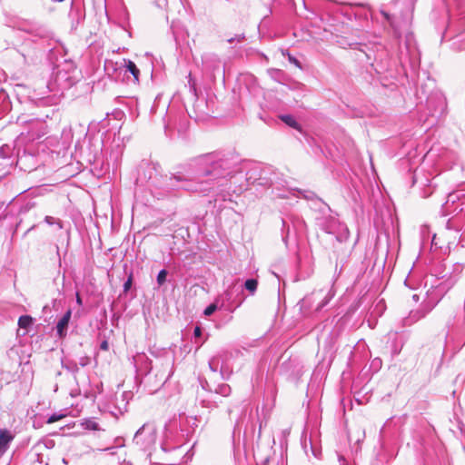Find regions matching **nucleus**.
I'll return each mask as SVG.
<instances>
[{
    "mask_svg": "<svg viewBox=\"0 0 465 465\" xmlns=\"http://www.w3.org/2000/svg\"><path fill=\"white\" fill-rule=\"evenodd\" d=\"M201 163L206 166L203 172L204 180L194 182L187 180L182 175L172 174L165 181L164 190L167 192L185 190L205 195L213 193L215 200L226 201L227 193H224L223 187L227 186L229 178L239 171L238 157L208 155L201 160Z\"/></svg>",
    "mask_w": 465,
    "mask_h": 465,
    "instance_id": "f257e3e1",
    "label": "nucleus"
},
{
    "mask_svg": "<svg viewBox=\"0 0 465 465\" xmlns=\"http://www.w3.org/2000/svg\"><path fill=\"white\" fill-rule=\"evenodd\" d=\"M318 225L325 232L334 235L336 240L340 242L348 240L350 236V232L346 224L341 223L333 216L330 215L318 219Z\"/></svg>",
    "mask_w": 465,
    "mask_h": 465,
    "instance_id": "f03ea898",
    "label": "nucleus"
},
{
    "mask_svg": "<svg viewBox=\"0 0 465 465\" xmlns=\"http://www.w3.org/2000/svg\"><path fill=\"white\" fill-rule=\"evenodd\" d=\"M134 442L143 450H150L156 442V430L148 424H143L135 433Z\"/></svg>",
    "mask_w": 465,
    "mask_h": 465,
    "instance_id": "7ed1b4c3",
    "label": "nucleus"
},
{
    "mask_svg": "<svg viewBox=\"0 0 465 465\" xmlns=\"http://www.w3.org/2000/svg\"><path fill=\"white\" fill-rule=\"evenodd\" d=\"M439 302V299H428L421 302L417 310L410 312L409 316L404 319L405 325H411L412 323L423 319L429 312H430Z\"/></svg>",
    "mask_w": 465,
    "mask_h": 465,
    "instance_id": "20e7f679",
    "label": "nucleus"
},
{
    "mask_svg": "<svg viewBox=\"0 0 465 465\" xmlns=\"http://www.w3.org/2000/svg\"><path fill=\"white\" fill-rule=\"evenodd\" d=\"M242 292V289L238 287L236 283L232 284L223 293L220 299V308L225 307L226 309L237 308L242 302V299H233V295L240 294Z\"/></svg>",
    "mask_w": 465,
    "mask_h": 465,
    "instance_id": "39448f33",
    "label": "nucleus"
},
{
    "mask_svg": "<svg viewBox=\"0 0 465 465\" xmlns=\"http://www.w3.org/2000/svg\"><path fill=\"white\" fill-rule=\"evenodd\" d=\"M334 292L331 290H329L327 293L323 294V292L317 291L313 292L311 295L305 297L303 299V302H312L316 300H321L317 304L315 311H321L328 302L333 298Z\"/></svg>",
    "mask_w": 465,
    "mask_h": 465,
    "instance_id": "423d86ee",
    "label": "nucleus"
},
{
    "mask_svg": "<svg viewBox=\"0 0 465 465\" xmlns=\"http://www.w3.org/2000/svg\"><path fill=\"white\" fill-rule=\"evenodd\" d=\"M30 139L35 140L42 137L46 134V124L38 119H31L28 121Z\"/></svg>",
    "mask_w": 465,
    "mask_h": 465,
    "instance_id": "0eeeda50",
    "label": "nucleus"
},
{
    "mask_svg": "<svg viewBox=\"0 0 465 465\" xmlns=\"http://www.w3.org/2000/svg\"><path fill=\"white\" fill-rule=\"evenodd\" d=\"M134 361L138 371L144 375L150 374L153 370L152 361L144 354L136 355Z\"/></svg>",
    "mask_w": 465,
    "mask_h": 465,
    "instance_id": "6e6552de",
    "label": "nucleus"
},
{
    "mask_svg": "<svg viewBox=\"0 0 465 465\" xmlns=\"http://www.w3.org/2000/svg\"><path fill=\"white\" fill-rule=\"evenodd\" d=\"M15 435L6 429L0 430V456H2L9 448L10 442L14 440Z\"/></svg>",
    "mask_w": 465,
    "mask_h": 465,
    "instance_id": "1a4fd4ad",
    "label": "nucleus"
},
{
    "mask_svg": "<svg viewBox=\"0 0 465 465\" xmlns=\"http://www.w3.org/2000/svg\"><path fill=\"white\" fill-rule=\"evenodd\" d=\"M227 357V352L219 353L209 361V368L212 371L216 372L220 370L223 374L224 371L223 359Z\"/></svg>",
    "mask_w": 465,
    "mask_h": 465,
    "instance_id": "9d476101",
    "label": "nucleus"
},
{
    "mask_svg": "<svg viewBox=\"0 0 465 465\" xmlns=\"http://www.w3.org/2000/svg\"><path fill=\"white\" fill-rule=\"evenodd\" d=\"M71 315L72 311L68 310L57 322L56 332L60 338H64L66 335V330L71 319Z\"/></svg>",
    "mask_w": 465,
    "mask_h": 465,
    "instance_id": "9b49d317",
    "label": "nucleus"
},
{
    "mask_svg": "<svg viewBox=\"0 0 465 465\" xmlns=\"http://www.w3.org/2000/svg\"><path fill=\"white\" fill-rule=\"evenodd\" d=\"M63 79H66V73L58 71L55 74L54 83H48V84L46 85L49 92H56L59 89H64L67 87V84H63L61 83V80Z\"/></svg>",
    "mask_w": 465,
    "mask_h": 465,
    "instance_id": "f8f14e48",
    "label": "nucleus"
},
{
    "mask_svg": "<svg viewBox=\"0 0 465 465\" xmlns=\"http://www.w3.org/2000/svg\"><path fill=\"white\" fill-rule=\"evenodd\" d=\"M170 363H171L170 361H165L164 363L161 364V366L164 367V369L161 370L160 371H158L155 374V376L159 380V383L160 384L165 383L169 380L171 375H172V370H171V367H170Z\"/></svg>",
    "mask_w": 465,
    "mask_h": 465,
    "instance_id": "ddd939ff",
    "label": "nucleus"
},
{
    "mask_svg": "<svg viewBox=\"0 0 465 465\" xmlns=\"http://www.w3.org/2000/svg\"><path fill=\"white\" fill-rule=\"evenodd\" d=\"M204 65L207 68H211L212 70H215L219 67L220 60L217 55L213 54L210 56H207L203 61Z\"/></svg>",
    "mask_w": 465,
    "mask_h": 465,
    "instance_id": "4468645a",
    "label": "nucleus"
},
{
    "mask_svg": "<svg viewBox=\"0 0 465 465\" xmlns=\"http://www.w3.org/2000/svg\"><path fill=\"white\" fill-rule=\"evenodd\" d=\"M125 63H126V69H127V71L130 72L133 74V76L134 78V81L138 82L139 81L140 70L137 68L136 64L133 61L128 60Z\"/></svg>",
    "mask_w": 465,
    "mask_h": 465,
    "instance_id": "2eb2a0df",
    "label": "nucleus"
},
{
    "mask_svg": "<svg viewBox=\"0 0 465 465\" xmlns=\"http://www.w3.org/2000/svg\"><path fill=\"white\" fill-rule=\"evenodd\" d=\"M232 389L230 385L226 383H222L216 386L214 389V393L222 395L223 397H227L231 394Z\"/></svg>",
    "mask_w": 465,
    "mask_h": 465,
    "instance_id": "dca6fc26",
    "label": "nucleus"
},
{
    "mask_svg": "<svg viewBox=\"0 0 465 465\" xmlns=\"http://www.w3.org/2000/svg\"><path fill=\"white\" fill-rule=\"evenodd\" d=\"M281 120L285 123L287 125L294 128V129H300V124L297 123L295 118L290 114H283L280 116Z\"/></svg>",
    "mask_w": 465,
    "mask_h": 465,
    "instance_id": "f3484780",
    "label": "nucleus"
},
{
    "mask_svg": "<svg viewBox=\"0 0 465 465\" xmlns=\"http://www.w3.org/2000/svg\"><path fill=\"white\" fill-rule=\"evenodd\" d=\"M33 323V319L29 315H23L18 320V325L20 328L26 329Z\"/></svg>",
    "mask_w": 465,
    "mask_h": 465,
    "instance_id": "a211bd4d",
    "label": "nucleus"
},
{
    "mask_svg": "<svg viewBox=\"0 0 465 465\" xmlns=\"http://www.w3.org/2000/svg\"><path fill=\"white\" fill-rule=\"evenodd\" d=\"M220 307V299H217L213 303L208 305L203 313L205 316H211Z\"/></svg>",
    "mask_w": 465,
    "mask_h": 465,
    "instance_id": "6ab92c4d",
    "label": "nucleus"
},
{
    "mask_svg": "<svg viewBox=\"0 0 465 465\" xmlns=\"http://www.w3.org/2000/svg\"><path fill=\"white\" fill-rule=\"evenodd\" d=\"M257 286L258 282L255 279H248L244 283L245 289L248 290L252 294L255 292Z\"/></svg>",
    "mask_w": 465,
    "mask_h": 465,
    "instance_id": "aec40b11",
    "label": "nucleus"
},
{
    "mask_svg": "<svg viewBox=\"0 0 465 465\" xmlns=\"http://www.w3.org/2000/svg\"><path fill=\"white\" fill-rule=\"evenodd\" d=\"M166 276H167V271L164 270V269L161 270L158 272L156 281H157V283H158L159 286H162L165 282Z\"/></svg>",
    "mask_w": 465,
    "mask_h": 465,
    "instance_id": "412c9836",
    "label": "nucleus"
},
{
    "mask_svg": "<svg viewBox=\"0 0 465 465\" xmlns=\"http://www.w3.org/2000/svg\"><path fill=\"white\" fill-rule=\"evenodd\" d=\"M200 403L203 407H205V408H215L217 407V404L213 401H212L211 400L209 399H202L200 400Z\"/></svg>",
    "mask_w": 465,
    "mask_h": 465,
    "instance_id": "4be33fe9",
    "label": "nucleus"
},
{
    "mask_svg": "<svg viewBox=\"0 0 465 465\" xmlns=\"http://www.w3.org/2000/svg\"><path fill=\"white\" fill-rule=\"evenodd\" d=\"M45 222L49 224V225H53L54 223L58 224L59 228L61 229L63 226H62V223L60 220H56L54 219V217L52 216H45Z\"/></svg>",
    "mask_w": 465,
    "mask_h": 465,
    "instance_id": "5701e85b",
    "label": "nucleus"
},
{
    "mask_svg": "<svg viewBox=\"0 0 465 465\" xmlns=\"http://www.w3.org/2000/svg\"><path fill=\"white\" fill-rule=\"evenodd\" d=\"M64 417V414H57V413H54L52 414L46 420L47 423H54L55 421H58L60 420H62L63 418Z\"/></svg>",
    "mask_w": 465,
    "mask_h": 465,
    "instance_id": "b1692460",
    "label": "nucleus"
},
{
    "mask_svg": "<svg viewBox=\"0 0 465 465\" xmlns=\"http://www.w3.org/2000/svg\"><path fill=\"white\" fill-rule=\"evenodd\" d=\"M86 429L92 430H99V424L92 420H86L85 422Z\"/></svg>",
    "mask_w": 465,
    "mask_h": 465,
    "instance_id": "393cba45",
    "label": "nucleus"
},
{
    "mask_svg": "<svg viewBox=\"0 0 465 465\" xmlns=\"http://www.w3.org/2000/svg\"><path fill=\"white\" fill-rule=\"evenodd\" d=\"M287 56H288V60L290 63L293 64L295 66H297L298 68H302V64L300 63V61L295 58L294 56H292L290 53H286Z\"/></svg>",
    "mask_w": 465,
    "mask_h": 465,
    "instance_id": "a878e982",
    "label": "nucleus"
},
{
    "mask_svg": "<svg viewBox=\"0 0 465 465\" xmlns=\"http://www.w3.org/2000/svg\"><path fill=\"white\" fill-rule=\"evenodd\" d=\"M132 282H133V277L132 275H130L127 279V281L124 283V292H127L131 286H132Z\"/></svg>",
    "mask_w": 465,
    "mask_h": 465,
    "instance_id": "bb28decb",
    "label": "nucleus"
},
{
    "mask_svg": "<svg viewBox=\"0 0 465 465\" xmlns=\"http://www.w3.org/2000/svg\"><path fill=\"white\" fill-rule=\"evenodd\" d=\"M189 84H190L191 91L193 93L194 95H196V87H195L194 82L193 81V79L191 77V74H189Z\"/></svg>",
    "mask_w": 465,
    "mask_h": 465,
    "instance_id": "cd10ccee",
    "label": "nucleus"
},
{
    "mask_svg": "<svg viewBox=\"0 0 465 465\" xmlns=\"http://www.w3.org/2000/svg\"><path fill=\"white\" fill-rule=\"evenodd\" d=\"M244 36L242 35H236L235 37H232L228 39V43L232 44L234 41L241 42Z\"/></svg>",
    "mask_w": 465,
    "mask_h": 465,
    "instance_id": "c85d7f7f",
    "label": "nucleus"
},
{
    "mask_svg": "<svg viewBox=\"0 0 465 465\" xmlns=\"http://www.w3.org/2000/svg\"><path fill=\"white\" fill-rule=\"evenodd\" d=\"M100 349L103 351H107L109 349V344L107 341H103L100 344Z\"/></svg>",
    "mask_w": 465,
    "mask_h": 465,
    "instance_id": "c756f323",
    "label": "nucleus"
},
{
    "mask_svg": "<svg viewBox=\"0 0 465 465\" xmlns=\"http://www.w3.org/2000/svg\"><path fill=\"white\" fill-rule=\"evenodd\" d=\"M193 334L195 337H200L202 335V329L199 326H196L193 331Z\"/></svg>",
    "mask_w": 465,
    "mask_h": 465,
    "instance_id": "7c9ffc66",
    "label": "nucleus"
},
{
    "mask_svg": "<svg viewBox=\"0 0 465 465\" xmlns=\"http://www.w3.org/2000/svg\"><path fill=\"white\" fill-rule=\"evenodd\" d=\"M5 150H8V147H7V146H2V147L0 148V155H1L2 157H6L7 153L5 152Z\"/></svg>",
    "mask_w": 465,
    "mask_h": 465,
    "instance_id": "2f4dec72",
    "label": "nucleus"
},
{
    "mask_svg": "<svg viewBox=\"0 0 465 465\" xmlns=\"http://www.w3.org/2000/svg\"><path fill=\"white\" fill-rule=\"evenodd\" d=\"M76 303L80 306L83 304L82 298L78 292H76Z\"/></svg>",
    "mask_w": 465,
    "mask_h": 465,
    "instance_id": "473e14b6",
    "label": "nucleus"
},
{
    "mask_svg": "<svg viewBox=\"0 0 465 465\" xmlns=\"http://www.w3.org/2000/svg\"><path fill=\"white\" fill-rule=\"evenodd\" d=\"M340 465H348V462L341 456L339 457Z\"/></svg>",
    "mask_w": 465,
    "mask_h": 465,
    "instance_id": "72a5a7b5",
    "label": "nucleus"
},
{
    "mask_svg": "<svg viewBox=\"0 0 465 465\" xmlns=\"http://www.w3.org/2000/svg\"><path fill=\"white\" fill-rule=\"evenodd\" d=\"M413 299H414L416 302H418V301H419V296H418L417 294H414V295H413Z\"/></svg>",
    "mask_w": 465,
    "mask_h": 465,
    "instance_id": "f704fd0d",
    "label": "nucleus"
},
{
    "mask_svg": "<svg viewBox=\"0 0 465 465\" xmlns=\"http://www.w3.org/2000/svg\"><path fill=\"white\" fill-rule=\"evenodd\" d=\"M81 365H82V366H85V365H86V362H85V361H81Z\"/></svg>",
    "mask_w": 465,
    "mask_h": 465,
    "instance_id": "c9c22d12",
    "label": "nucleus"
}]
</instances>
